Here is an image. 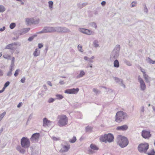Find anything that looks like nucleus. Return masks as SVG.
Returning <instances> with one entry per match:
<instances>
[{
  "mask_svg": "<svg viewBox=\"0 0 155 155\" xmlns=\"http://www.w3.org/2000/svg\"><path fill=\"white\" fill-rule=\"evenodd\" d=\"M6 114L5 112H4L2 114H0V120H1L4 117Z\"/></svg>",
  "mask_w": 155,
  "mask_h": 155,
  "instance_id": "nucleus-42",
  "label": "nucleus"
},
{
  "mask_svg": "<svg viewBox=\"0 0 155 155\" xmlns=\"http://www.w3.org/2000/svg\"><path fill=\"white\" fill-rule=\"evenodd\" d=\"M43 46V45L42 44L39 43L38 44V47L39 48H41Z\"/></svg>",
  "mask_w": 155,
  "mask_h": 155,
  "instance_id": "nucleus-54",
  "label": "nucleus"
},
{
  "mask_svg": "<svg viewBox=\"0 0 155 155\" xmlns=\"http://www.w3.org/2000/svg\"><path fill=\"white\" fill-rule=\"evenodd\" d=\"M45 33V31H44V28L42 31L39 32L38 33Z\"/></svg>",
  "mask_w": 155,
  "mask_h": 155,
  "instance_id": "nucleus-62",
  "label": "nucleus"
},
{
  "mask_svg": "<svg viewBox=\"0 0 155 155\" xmlns=\"http://www.w3.org/2000/svg\"><path fill=\"white\" fill-rule=\"evenodd\" d=\"M78 48L79 51L82 52H83V51L82 49V46L81 45H78Z\"/></svg>",
  "mask_w": 155,
  "mask_h": 155,
  "instance_id": "nucleus-34",
  "label": "nucleus"
},
{
  "mask_svg": "<svg viewBox=\"0 0 155 155\" xmlns=\"http://www.w3.org/2000/svg\"><path fill=\"white\" fill-rule=\"evenodd\" d=\"M4 58H5V59H10L11 56L10 55H8L6 56H4Z\"/></svg>",
  "mask_w": 155,
  "mask_h": 155,
  "instance_id": "nucleus-50",
  "label": "nucleus"
},
{
  "mask_svg": "<svg viewBox=\"0 0 155 155\" xmlns=\"http://www.w3.org/2000/svg\"><path fill=\"white\" fill-rule=\"evenodd\" d=\"M85 74L83 70H81L80 71V74L77 76V78H79L83 77Z\"/></svg>",
  "mask_w": 155,
  "mask_h": 155,
  "instance_id": "nucleus-23",
  "label": "nucleus"
},
{
  "mask_svg": "<svg viewBox=\"0 0 155 155\" xmlns=\"http://www.w3.org/2000/svg\"><path fill=\"white\" fill-rule=\"evenodd\" d=\"M59 83L61 85H63L65 83L64 82V81L60 80Z\"/></svg>",
  "mask_w": 155,
  "mask_h": 155,
  "instance_id": "nucleus-52",
  "label": "nucleus"
},
{
  "mask_svg": "<svg viewBox=\"0 0 155 155\" xmlns=\"http://www.w3.org/2000/svg\"><path fill=\"white\" fill-rule=\"evenodd\" d=\"M84 59L85 60L88 61L90 63H92L93 62V61L91 60V59L87 56H84Z\"/></svg>",
  "mask_w": 155,
  "mask_h": 155,
  "instance_id": "nucleus-36",
  "label": "nucleus"
},
{
  "mask_svg": "<svg viewBox=\"0 0 155 155\" xmlns=\"http://www.w3.org/2000/svg\"><path fill=\"white\" fill-rule=\"evenodd\" d=\"M114 136L112 134H105L100 136V140L101 141L107 143V142L110 143L114 140Z\"/></svg>",
  "mask_w": 155,
  "mask_h": 155,
  "instance_id": "nucleus-5",
  "label": "nucleus"
},
{
  "mask_svg": "<svg viewBox=\"0 0 155 155\" xmlns=\"http://www.w3.org/2000/svg\"><path fill=\"white\" fill-rule=\"evenodd\" d=\"M25 77H23V78H21V82L22 83H24L25 82Z\"/></svg>",
  "mask_w": 155,
  "mask_h": 155,
  "instance_id": "nucleus-49",
  "label": "nucleus"
},
{
  "mask_svg": "<svg viewBox=\"0 0 155 155\" xmlns=\"http://www.w3.org/2000/svg\"><path fill=\"white\" fill-rule=\"evenodd\" d=\"M16 150L20 152V153L24 154L25 152V150L20 146H18L16 148Z\"/></svg>",
  "mask_w": 155,
  "mask_h": 155,
  "instance_id": "nucleus-20",
  "label": "nucleus"
},
{
  "mask_svg": "<svg viewBox=\"0 0 155 155\" xmlns=\"http://www.w3.org/2000/svg\"><path fill=\"white\" fill-rule=\"evenodd\" d=\"M20 71V70L19 69H17L16 70L14 74L15 77H16L18 76V73Z\"/></svg>",
  "mask_w": 155,
  "mask_h": 155,
  "instance_id": "nucleus-43",
  "label": "nucleus"
},
{
  "mask_svg": "<svg viewBox=\"0 0 155 155\" xmlns=\"http://www.w3.org/2000/svg\"><path fill=\"white\" fill-rule=\"evenodd\" d=\"M52 122L48 120L47 118H44L43 120V125L45 127L46 126H48L51 125Z\"/></svg>",
  "mask_w": 155,
  "mask_h": 155,
  "instance_id": "nucleus-19",
  "label": "nucleus"
},
{
  "mask_svg": "<svg viewBox=\"0 0 155 155\" xmlns=\"http://www.w3.org/2000/svg\"><path fill=\"white\" fill-rule=\"evenodd\" d=\"M90 25L93 27H94L95 29L97 28V25L95 22H92L90 24Z\"/></svg>",
  "mask_w": 155,
  "mask_h": 155,
  "instance_id": "nucleus-37",
  "label": "nucleus"
},
{
  "mask_svg": "<svg viewBox=\"0 0 155 155\" xmlns=\"http://www.w3.org/2000/svg\"><path fill=\"white\" fill-rule=\"evenodd\" d=\"M88 4V3L87 2L83 3L82 4L79 3L77 4L78 7V8L80 9H81L83 7L86 6Z\"/></svg>",
  "mask_w": 155,
  "mask_h": 155,
  "instance_id": "nucleus-25",
  "label": "nucleus"
},
{
  "mask_svg": "<svg viewBox=\"0 0 155 155\" xmlns=\"http://www.w3.org/2000/svg\"><path fill=\"white\" fill-rule=\"evenodd\" d=\"M148 148L149 144L147 143H141L138 147V149L140 152L145 153H146Z\"/></svg>",
  "mask_w": 155,
  "mask_h": 155,
  "instance_id": "nucleus-6",
  "label": "nucleus"
},
{
  "mask_svg": "<svg viewBox=\"0 0 155 155\" xmlns=\"http://www.w3.org/2000/svg\"><path fill=\"white\" fill-rule=\"evenodd\" d=\"M9 84H10L9 82L8 81L5 83V84H4V86L5 87H6L8 86Z\"/></svg>",
  "mask_w": 155,
  "mask_h": 155,
  "instance_id": "nucleus-46",
  "label": "nucleus"
},
{
  "mask_svg": "<svg viewBox=\"0 0 155 155\" xmlns=\"http://www.w3.org/2000/svg\"><path fill=\"white\" fill-rule=\"evenodd\" d=\"M128 129V127L126 124H124V125L118 126L116 128V130H117L120 131H125Z\"/></svg>",
  "mask_w": 155,
  "mask_h": 155,
  "instance_id": "nucleus-17",
  "label": "nucleus"
},
{
  "mask_svg": "<svg viewBox=\"0 0 155 155\" xmlns=\"http://www.w3.org/2000/svg\"><path fill=\"white\" fill-rule=\"evenodd\" d=\"M6 10L5 8L2 5H0V12L2 13Z\"/></svg>",
  "mask_w": 155,
  "mask_h": 155,
  "instance_id": "nucleus-31",
  "label": "nucleus"
},
{
  "mask_svg": "<svg viewBox=\"0 0 155 155\" xmlns=\"http://www.w3.org/2000/svg\"><path fill=\"white\" fill-rule=\"evenodd\" d=\"M62 148L60 150L61 153H64L67 152L70 148V145L69 144H67L66 145L61 144Z\"/></svg>",
  "mask_w": 155,
  "mask_h": 155,
  "instance_id": "nucleus-15",
  "label": "nucleus"
},
{
  "mask_svg": "<svg viewBox=\"0 0 155 155\" xmlns=\"http://www.w3.org/2000/svg\"><path fill=\"white\" fill-rule=\"evenodd\" d=\"M98 43V41L96 40H95L93 41V45L95 48H97L99 46Z\"/></svg>",
  "mask_w": 155,
  "mask_h": 155,
  "instance_id": "nucleus-33",
  "label": "nucleus"
},
{
  "mask_svg": "<svg viewBox=\"0 0 155 155\" xmlns=\"http://www.w3.org/2000/svg\"><path fill=\"white\" fill-rule=\"evenodd\" d=\"M114 78L115 82L116 83H118L119 84H120L121 82H122V81H123L122 79L118 78L116 77H114Z\"/></svg>",
  "mask_w": 155,
  "mask_h": 155,
  "instance_id": "nucleus-27",
  "label": "nucleus"
},
{
  "mask_svg": "<svg viewBox=\"0 0 155 155\" xmlns=\"http://www.w3.org/2000/svg\"><path fill=\"white\" fill-rule=\"evenodd\" d=\"M26 21L28 24L31 25L34 24V19L28 18L26 19Z\"/></svg>",
  "mask_w": 155,
  "mask_h": 155,
  "instance_id": "nucleus-21",
  "label": "nucleus"
},
{
  "mask_svg": "<svg viewBox=\"0 0 155 155\" xmlns=\"http://www.w3.org/2000/svg\"><path fill=\"white\" fill-rule=\"evenodd\" d=\"M114 61V67L116 68H119L120 66V64L118 61L117 59H115Z\"/></svg>",
  "mask_w": 155,
  "mask_h": 155,
  "instance_id": "nucleus-24",
  "label": "nucleus"
},
{
  "mask_svg": "<svg viewBox=\"0 0 155 155\" xmlns=\"http://www.w3.org/2000/svg\"><path fill=\"white\" fill-rule=\"evenodd\" d=\"M148 155H155V152L154 149H152L150 151L146 153Z\"/></svg>",
  "mask_w": 155,
  "mask_h": 155,
  "instance_id": "nucleus-30",
  "label": "nucleus"
},
{
  "mask_svg": "<svg viewBox=\"0 0 155 155\" xmlns=\"http://www.w3.org/2000/svg\"><path fill=\"white\" fill-rule=\"evenodd\" d=\"M99 148L95 144H91L90 145V148L88 149V153L90 154H92L95 152V150H97Z\"/></svg>",
  "mask_w": 155,
  "mask_h": 155,
  "instance_id": "nucleus-10",
  "label": "nucleus"
},
{
  "mask_svg": "<svg viewBox=\"0 0 155 155\" xmlns=\"http://www.w3.org/2000/svg\"><path fill=\"white\" fill-rule=\"evenodd\" d=\"M144 12H146V13H147L148 12V10L147 9V8L146 5H145V7H144Z\"/></svg>",
  "mask_w": 155,
  "mask_h": 155,
  "instance_id": "nucleus-58",
  "label": "nucleus"
},
{
  "mask_svg": "<svg viewBox=\"0 0 155 155\" xmlns=\"http://www.w3.org/2000/svg\"><path fill=\"white\" fill-rule=\"evenodd\" d=\"M127 117L126 113L123 111L117 112L116 115L115 117V121L118 123H120L124 120Z\"/></svg>",
  "mask_w": 155,
  "mask_h": 155,
  "instance_id": "nucleus-3",
  "label": "nucleus"
},
{
  "mask_svg": "<svg viewBox=\"0 0 155 155\" xmlns=\"http://www.w3.org/2000/svg\"><path fill=\"white\" fill-rule=\"evenodd\" d=\"M15 26L16 24L15 23H12L10 25V28L11 29H13L15 27Z\"/></svg>",
  "mask_w": 155,
  "mask_h": 155,
  "instance_id": "nucleus-39",
  "label": "nucleus"
},
{
  "mask_svg": "<svg viewBox=\"0 0 155 155\" xmlns=\"http://www.w3.org/2000/svg\"><path fill=\"white\" fill-rule=\"evenodd\" d=\"M120 46L119 45H117L112 52L110 56V59L111 61L117 59L119 55Z\"/></svg>",
  "mask_w": 155,
  "mask_h": 155,
  "instance_id": "nucleus-2",
  "label": "nucleus"
},
{
  "mask_svg": "<svg viewBox=\"0 0 155 155\" xmlns=\"http://www.w3.org/2000/svg\"><path fill=\"white\" fill-rule=\"evenodd\" d=\"M56 32L58 33H66L71 32L70 29L64 27H56Z\"/></svg>",
  "mask_w": 155,
  "mask_h": 155,
  "instance_id": "nucleus-9",
  "label": "nucleus"
},
{
  "mask_svg": "<svg viewBox=\"0 0 155 155\" xmlns=\"http://www.w3.org/2000/svg\"><path fill=\"white\" fill-rule=\"evenodd\" d=\"M138 81L140 83V88L141 90L144 91L146 89V85L143 79L139 75L138 76Z\"/></svg>",
  "mask_w": 155,
  "mask_h": 155,
  "instance_id": "nucleus-11",
  "label": "nucleus"
},
{
  "mask_svg": "<svg viewBox=\"0 0 155 155\" xmlns=\"http://www.w3.org/2000/svg\"><path fill=\"white\" fill-rule=\"evenodd\" d=\"M21 44L18 42H14L7 45L5 48L6 49H10L14 52L16 49L17 48L16 46H20Z\"/></svg>",
  "mask_w": 155,
  "mask_h": 155,
  "instance_id": "nucleus-8",
  "label": "nucleus"
},
{
  "mask_svg": "<svg viewBox=\"0 0 155 155\" xmlns=\"http://www.w3.org/2000/svg\"><path fill=\"white\" fill-rule=\"evenodd\" d=\"M44 28L45 33L56 32V27H45Z\"/></svg>",
  "mask_w": 155,
  "mask_h": 155,
  "instance_id": "nucleus-13",
  "label": "nucleus"
},
{
  "mask_svg": "<svg viewBox=\"0 0 155 155\" xmlns=\"http://www.w3.org/2000/svg\"><path fill=\"white\" fill-rule=\"evenodd\" d=\"M38 51V50L37 48L35 50V51H34L33 54L34 56L37 57L39 55L40 53V51Z\"/></svg>",
  "mask_w": 155,
  "mask_h": 155,
  "instance_id": "nucleus-29",
  "label": "nucleus"
},
{
  "mask_svg": "<svg viewBox=\"0 0 155 155\" xmlns=\"http://www.w3.org/2000/svg\"><path fill=\"white\" fill-rule=\"evenodd\" d=\"M141 135L145 139H148L151 136L150 132L146 130H143Z\"/></svg>",
  "mask_w": 155,
  "mask_h": 155,
  "instance_id": "nucleus-16",
  "label": "nucleus"
},
{
  "mask_svg": "<svg viewBox=\"0 0 155 155\" xmlns=\"http://www.w3.org/2000/svg\"><path fill=\"white\" fill-rule=\"evenodd\" d=\"M79 91V89L78 88H72L71 89H68L65 91L64 92L65 93L68 94H75L77 93Z\"/></svg>",
  "mask_w": 155,
  "mask_h": 155,
  "instance_id": "nucleus-14",
  "label": "nucleus"
},
{
  "mask_svg": "<svg viewBox=\"0 0 155 155\" xmlns=\"http://www.w3.org/2000/svg\"><path fill=\"white\" fill-rule=\"evenodd\" d=\"M106 3V2L105 1H103L101 2V5L104 6L105 5Z\"/></svg>",
  "mask_w": 155,
  "mask_h": 155,
  "instance_id": "nucleus-55",
  "label": "nucleus"
},
{
  "mask_svg": "<svg viewBox=\"0 0 155 155\" xmlns=\"http://www.w3.org/2000/svg\"><path fill=\"white\" fill-rule=\"evenodd\" d=\"M93 92L95 93L96 94L99 91L96 88H94L93 89Z\"/></svg>",
  "mask_w": 155,
  "mask_h": 155,
  "instance_id": "nucleus-51",
  "label": "nucleus"
},
{
  "mask_svg": "<svg viewBox=\"0 0 155 155\" xmlns=\"http://www.w3.org/2000/svg\"><path fill=\"white\" fill-rule=\"evenodd\" d=\"M124 63L127 65L129 66H131L132 64L130 62V61H128L127 60L125 59H124Z\"/></svg>",
  "mask_w": 155,
  "mask_h": 155,
  "instance_id": "nucleus-32",
  "label": "nucleus"
},
{
  "mask_svg": "<svg viewBox=\"0 0 155 155\" xmlns=\"http://www.w3.org/2000/svg\"><path fill=\"white\" fill-rule=\"evenodd\" d=\"M24 31L23 30H22L21 31H20V32L19 33V34L20 35H23L25 34V33H24Z\"/></svg>",
  "mask_w": 155,
  "mask_h": 155,
  "instance_id": "nucleus-57",
  "label": "nucleus"
},
{
  "mask_svg": "<svg viewBox=\"0 0 155 155\" xmlns=\"http://www.w3.org/2000/svg\"><path fill=\"white\" fill-rule=\"evenodd\" d=\"M86 132H91L92 130V128L89 126H87L85 128Z\"/></svg>",
  "mask_w": 155,
  "mask_h": 155,
  "instance_id": "nucleus-35",
  "label": "nucleus"
},
{
  "mask_svg": "<svg viewBox=\"0 0 155 155\" xmlns=\"http://www.w3.org/2000/svg\"><path fill=\"white\" fill-rule=\"evenodd\" d=\"M116 142L117 144L122 148L126 147L129 143V141L127 138L121 135L117 136Z\"/></svg>",
  "mask_w": 155,
  "mask_h": 155,
  "instance_id": "nucleus-1",
  "label": "nucleus"
},
{
  "mask_svg": "<svg viewBox=\"0 0 155 155\" xmlns=\"http://www.w3.org/2000/svg\"><path fill=\"white\" fill-rule=\"evenodd\" d=\"M15 62V58L14 57H13L11 63H14Z\"/></svg>",
  "mask_w": 155,
  "mask_h": 155,
  "instance_id": "nucleus-64",
  "label": "nucleus"
},
{
  "mask_svg": "<svg viewBox=\"0 0 155 155\" xmlns=\"http://www.w3.org/2000/svg\"><path fill=\"white\" fill-rule=\"evenodd\" d=\"M39 133H35L32 135L30 139L31 140V141L34 142L36 141V140H38V139L39 138Z\"/></svg>",
  "mask_w": 155,
  "mask_h": 155,
  "instance_id": "nucleus-18",
  "label": "nucleus"
},
{
  "mask_svg": "<svg viewBox=\"0 0 155 155\" xmlns=\"http://www.w3.org/2000/svg\"><path fill=\"white\" fill-rule=\"evenodd\" d=\"M12 75V72L9 71L7 74V76H10Z\"/></svg>",
  "mask_w": 155,
  "mask_h": 155,
  "instance_id": "nucleus-56",
  "label": "nucleus"
},
{
  "mask_svg": "<svg viewBox=\"0 0 155 155\" xmlns=\"http://www.w3.org/2000/svg\"><path fill=\"white\" fill-rule=\"evenodd\" d=\"M58 125L62 127L67 124L68 123V118L65 115H59L58 117Z\"/></svg>",
  "mask_w": 155,
  "mask_h": 155,
  "instance_id": "nucleus-4",
  "label": "nucleus"
},
{
  "mask_svg": "<svg viewBox=\"0 0 155 155\" xmlns=\"http://www.w3.org/2000/svg\"><path fill=\"white\" fill-rule=\"evenodd\" d=\"M21 144L22 147L28 148L30 145V142L28 138L24 137L21 140Z\"/></svg>",
  "mask_w": 155,
  "mask_h": 155,
  "instance_id": "nucleus-7",
  "label": "nucleus"
},
{
  "mask_svg": "<svg viewBox=\"0 0 155 155\" xmlns=\"http://www.w3.org/2000/svg\"><path fill=\"white\" fill-rule=\"evenodd\" d=\"M79 30L81 32L88 35H93L94 34V32L92 31L85 28H80Z\"/></svg>",
  "mask_w": 155,
  "mask_h": 155,
  "instance_id": "nucleus-12",
  "label": "nucleus"
},
{
  "mask_svg": "<svg viewBox=\"0 0 155 155\" xmlns=\"http://www.w3.org/2000/svg\"><path fill=\"white\" fill-rule=\"evenodd\" d=\"M146 60L147 62H148L150 64H155V61H153L151 58H147Z\"/></svg>",
  "mask_w": 155,
  "mask_h": 155,
  "instance_id": "nucleus-26",
  "label": "nucleus"
},
{
  "mask_svg": "<svg viewBox=\"0 0 155 155\" xmlns=\"http://www.w3.org/2000/svg\"><path fill=\"white\" fill-rule=\"evenodd\" d=\"M57 99L58 100H61L63 98V96L61 94H58L56 95Z\"/></svg>",
  "mask_w": 155,
  "mask_h": 155,
  "instance_id": "nucleus-40",
  "label": "nucleus"
},
{
  "mask_svg": "<svg viewBox=\"0 0 155 155\" xmlns=\"http://www.w3.org/2000/svg\"><path fill=\"white\" fill-rule=\"evenodd\" d=\"M34 37V36H32L30 37L28 39V40L30 41H31L33 39Z\"/></svg>",
  "mask_w": 155,
  "mask_h": 155,
  "instance_id": "nucleus-48",
  "label": "nucleus"
},
{
  "mask_svg": "<svg viewBox=\"0 0 155 155\" xmlns=\"http://www.w3.org/2000/svg\"><path fill=\"white\" fill-rule=\"evenodd\" d=\"M52 138L54 140H55V141L59 140V139L58 138H57L55 137H53Z\"/></svg>",
  "mask_w": 155,
  "mask_h": 155,
  "instance_id": "nucleus-61",
  "label": "nucleus"
},
{
  "mask_svg": "<svg viewBox=\"0 0 155 155\" xmlns=\"http://www.w3.org/2000/svg\"><path fill=\"white\" fill-rule=\"evenodd\" d=\"M54 101V99L52 98H51L49 99L48 100V102L50 103L53 102Z\"/></svg>",
  "mask_w": 155,
  "mask_h": 155,
  "instance_id": "nucleus-45",
  "label": "nucleus"
},
{
  "mask_svg": "<svg viewBox=\"0 0 155 155\" xmlns=\"http://www.w3.org/2000/svg\"><path fill=\"white\" fill-rule=\"evenodd\" d=\"M30 30V28H24L23 29L24 31V32L25 33H26L28 32Z\"/></svg>",
  "mask_w": 155,
  "mask_h": 155,
  "instance_id": "nucleus-44",
  "label": "nucleus"
},
{
  "mask_svg": "<svg viewBox=\"0 0 155 155\" xmlns=\"http://www.w3.org/2000/svg\"><path fill=\"white\" fill-rule=\"evenodd\" d=\"M143 76L146 81V82L147 83H150V77H149L145 73L143 74Z\"/></svg>",
  "mask_w": 155,
  "mask_h": 155,
  "instance_id": "nucleus-22",
  "label": "nucleus"
},
{
  "mask_svg": "<svg viewBox=\"0 0 155 155\" xmlns=\"http://www.w3.org/2000/svg\"><path fill=\"white\" fill-rule=\"evenodd\" d=\"M39 19H37L36 20H35L34 19V24H38L39 23Z\"/></svg>",
  "mask_w": 155,
  "mask_h": 155,
  "instance_id": "nucleus-47",
  "label": "nucleus"
},
{
  "mask_svg": "<svg viewBox=\"0 0 155 155\" xmlns=\"http://www.w3.org/2000/svg\"><path fill=\"white\" fill-rule=\"evenodd\" d=\"M5 29V26H3L2 28H0V31H3Z\"/></svg>",
  "mask_w": 155,
  "mask_h": 155,
  "instance_id": "nucleus-59",
  "label": "nucleus"
},
{
  "mask_svg": "<svg viewBox=\"0 0 155 155\" xmlns=\"http://www.w3.org/2000/svg\"><path fill=\"white\" fill-rule=\"evenodd\" d=\"M47 83L48 85H49L51 87L52 86V84L51 83V81H48L47 82Z\"/></svg>",
  "mask_w": 155,
  "mask_h": 155,
  "instance_id": "nucleus-60",
  "label": "nucleus"
},
{
  "mask_svg": "<svg viewBox=\"0 0 155 155\" xmlns=\"http://www.w3.org/2000/svg\"><path fill=\"white\" fill-rule=\"evenodd\" d=\"M53 2L52 1H49L48 2L49 8L51 10L53 8Z\"/></svg>",
  "mask_w": 155,
  "mask_h": 155,
  "instance_id": "nucleus-28",
  "label": "nucleus"
},
{
  "mask_svg": "<svg viewBox=\"0 0 155 155\" xmlns=\"http://www.w3.org/2000/svg\"><path fill=\"white\" fill-rule=\"evenodd\" d=\"M144 111V107L143 106H142L141 107L140 111L142 112H143Z\"/></svg>",
  "mask_w": 155,
  "mask_h": 155,
  "instance_id": "nucleus-53",
  "label": "nucleus"
},
{
  "mask_svg": "<svg viewBox=\"0 0 155 155\" xmlns=\"http://www.w3.org/2000/svg\"><path fill=\"white\" fill-rule=\"evenodd\" d=\"M3 75V71L1 70H0V76H2Z\"/></svg>",
  "mask_w": 155,
  "mask_h": 155,
  "instance_id": "nucleus-63",
  "label": "nucleus"
},
{
  "mask_svg": "<svg viewBox=\"0 0 155 155\" xmlns=\"http://www.w3.org/2000/svg\"><path fill=\"white\" fill-rule=\"evenodd\" d=\"M76 140V138L75 137H73L72 139L69 140V141L71 143H74Z\"/></svg>",
  "mask_w": 155,
  "mask_h": 155,
  "instance_id": "nucleus-38",
  "label": "nucleus"
},
{
  "mask_svg": "<svg viewBox=\"0 0 155 155\" xmlns=\"http://www.w3.org/2000/svg\"><path fill=\"white\" fill-rule=\"evenodd\" d=\"M137 4V2L136 1H133L131 3V7H133L136 6V5Z\"/></svg>",
  "mask_w": 155,
  "mask_h": 155,
  "instance_id": "nucleus-41",
  "label": "nucleus"
}]
</instances>
